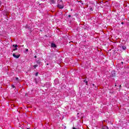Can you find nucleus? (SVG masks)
I'll use <instances>...</instances> for the list:
<instances>
[{"instance_id":"9d476101","label":"nucleus","mask_w":129,"mask_h":129,"mask_svg":"<svg viewBox=\"0 0 129 129\" xmlns=\"http://www.w3.org/2000/svg\"><path fill=\"white\" fill-rule=\"evenodd\" d=\"M84 82H85L86 85H87L88 84V82L86 80H84Z\"/></svg>"},{"instance_id":"20e7f679","label":"nucleus","mask_w":129,"mask_h":129,"mask_svg":"<svg viewBox=\"0 0 129 129\" xmlns=\"http://www.w3.org/2000/svg\"><path fill=\"white\" fill-rule=\"evenodd\" d=\"M13 57H14V58H16V59H18L20 58V56H21V54L16 55V53H13Z\"/></svg>"},{"instance_id":"bb28decb","label":"nucleus","mask_w":129,"mask_h":129,"mask_svg":"<svg viewBox=\"0 0 129 129\" xmlns=\"http://www.w3.org/2000/svg\"><path fill=\"white\" fill-rule=\"evenodd\" d=\"M121 63V64H123V62H122V61Z\"/></svg>"},{"instance_id":"a211bd4d","label":"nucleus","mask_w":129,"mask_h":129,"mask_svg":"<svg viewBox=\"0 0 129 129\" xmlns=\"http://www.w3.org/2000/svg\"><path fill=\"white\" fill-rule=\"evenodd\" d=\"M12 88H15V86H14V85H12Z\"/></svg>"},{"instance_id":"39448f33","label":"nucleus","mask_w":129,"mask_h":129,"mask_svg":"<svg viewBox=\"0 0 129 129\" xmlns=\"http://www.w3.org/2000/svg\"><path fill=\"white\" fill-rule=\"evenodd\" d=\"M51 48H56L57 47V46L56 45V44L55 43H51Z\"/></svg>"},{"instance_id":"f257e3e1","label":"nucleus","mask_w":129,"mask_h":129,"mask_svg":"<svg viewBox=\"0 0 129 129\" xmlns=\"http://www.w3.org/2000/svg\"><path fill=\"white\" fill-rule=\"evenodd\" d=\"M57 8L60 9H64V5L63 4V1H62V0L57 1Z\"/></svg>"},{"instance_id":"c85d7f7f","label":"nucleus","mask_w":129,"mask_h":129,"mask_svg":"<svg viewBox=\"0 0 129 129\" xmlns=\"http://www.w3.org/2000/svg\"><path fill=\"white\" fill-rule=\"evenodd\" d=\"M93 85L94 86V84H93Z\"/></svg>"},{"instance_id":"412c9836","label":"nucleus","mask_w":129,"mask_h":129,"mask_svg":"<svg viewBox=\"0 0 129 129\" xmlns=\"http://www.w3.org/2000/svg\"><path fill=\"white\" fill-rule=\"evenodd\" d=\"M90 10L91 11H93V10H92V8H91L90 9Z\"/></svg>"},{"instance_id":"1a4fd4ad","label":"nucleus","mask_w":129,"mask_h":129,"mask_svg":"<svg viewBox=\"0 0 129 129\" xmlns=\"http://www.w3.org/2000/svg\"><path fill=\"white\" fill-rule=\"evenodd\" d=\"M102 129H108V127L107 126H103Z\"/></svg>"},{"instance_id":"4468645a","label":"nucleus","mask_w":129,"mask_h":129,"mask_svg":"<svg viewBox=\"0 0 129 129\" xmlns=\"http://www.w3.org/2000/svg\"><path fill=\"white\" fill-rule=\"evenodd\" d=\"M16 80H17V81H20V80H19V78L18 77L16 78Z\"/></svg>"},{"instance_id":"0eeeda50","label":"nucleus","mask_w":129,"mask_h":129,"mask_svg":"<svg viewBox=\"0 0 129 129\" xmlns=\"http://www.w3.org/2000/svg\"><path fill=\"white\" fill-rule=\"evenodd\" d=\"M37 64H40L41 63H42V62L41 61V59H39L37 60L36 61Z\"/></svg>"},{"instance_id":"2eb2a0df","label":"nucleus","mask_w":129,"mask_h":129,"mask_svg":"<svg viewBox=\"0 0 129 129\" xmlns=\"http://www.w3.org/2000/svg\"><path fill=\"white\" fill-rule=\"evenodd\" d=\"M2 7V1L0 0V8Z\"/></svg>"},{"instance_id":"6ab92c4d","label":"nucleus","mask_w":129,"mask_h":129,"mask_svg":"<svg viewBox=\"0 0 129 129\" xmlns=\"http://www.w3.org/2000/svg\"><path fill=\"white\" fill-rule=\"evenodd\" d=\"M73 129H80L79 128H75V127H73Z\"/></svg>"},{"instance_id":"9b49d317","label":"nucleus","mask_w":129,"mask_h":129,"mask_svg":"<svg viewBox=\"0 0 129 129\" xmlns=\"http://www.w3.org/2000/svg\"><path fill=\"white\" fill-rule=\"evenodd\" d=\"M33 67H34V69H36V67H38V64H35L33 66Z\"/></svg>"},{"instance_id":"f3484780","label":"nucleus","mask_w":129,"mask_h":129,"mask_svg":"<svg viewBox=\"0 0 129 129\" xmlns=\"http://www.w3.org/2000/svg\"><path fill=\"white\" fill-rule=\"evenodd\" d=\"M25 51H26V52H29V49H26Z\"/></svg>"},{"instance_id":"a878e982","label":"nucleus","mask_w":129,"mask_h":129,"mask_svg":"<svg viewBox=\"0 0 129 129\" xmlns=\"http://www.w3.org/2000/svg\"><path fill=\"white\" fill-rule=\"evenodd\" d=\"M122 25H123V22H121Z\"/></svg>"},{"instance_id":"f8f14e48","label":"nucleus","mask_w":129,"mask_h":129,"mask_svg":"<svg viewBox=\"0 0 129 129\" xmlns=\"http://www.w3.org/2000/svg\"><path fill=\"white\" fill-rule=\"evenodd\" d=\"M13 47H15V48H17L18 47V45L17 44H14Z\"/></svg>"},{"instance_id":"6e6552de","label":"nucleus","mask_w":129,"mask_h":129,"mask_svg":"<svg viewBox=\"0 0 129 129\" xmlns=\"http://www.w3.org/2000/svg\"><path fill=\"white\" fill-rule=\"evenodd\" d=\"M50 3L52 4H55V0H50Z\"/></svg>"},{"instance_id":"7ed1b4c3","label":"nucleus","mask_w":129,"mask_h":129,"mask_svg":"<svg viewBox=\"0 0 129 129\" xmlns=\"http://www.w3.org/2000/svg\"><path fill=\"white\" fill-rule=\"evenodd\" d=\"M55 56H56V55L54 53H49V57L50 60H52L53 58H54L55 57Z\"/></svg>"},{"instance_id":"393cba45","label":"nucleus","mask_w":129,"mask_h":129,"mask_svg":"<svg viewBox=\"0 0 129 129\" xmlns=\"http://www.w3.org/2000/svg\"><path fill=\"white\" fill-rule=\"evenodd\" d=\"M64 129H66V126H64Z\"/></svg>"},{"instance_id":"aec40b11","label":"nucleus","mask_w":129,"mask_h":129,"mask_svg":"<svg viewBox=\"0 0 129 129\" xmlns=\"http://www.w3.org/2000/svg\"><path fill=\"white\" fill-rule=\"evenodd\" d=\"M68 17H69V18H71V15H68Z\"/></svg>"},{"instance_id":"5701e85b","label":"nucleus","mask_w":129,"mask_h":129,"mask_svg":"<svg viewBox=\"0 0 129 129\" xmlns=\"http://www.w3.org/2000/svg\"><path fill=\"white\" fill-rule=\"evenodd\" d=\"M120 87H121V85L119 86V89H120Z\"/></svg>"},{"instance_id":"cd10ccee","label":"nucleus","mask_w":129,"mask_h":129,"mask_svg":"<svg viewBox=\"0 0 129 129\" xmlns=\"http://www.w3.org/2000/svg\"><path fill=\"white\" fill-rule=\"evenodd\" d=\"M47 65H49V63H47Z\"/></svg>"},{"instance_id":"b1692460","label":"nucleus","mask_w":129,"mask_h":129,"mask_svg":"<svg viewBox=\"0 0 129 129\" xmlns=\"http://www.w3.org/2000/svg\"><path fill=\"white\" fill-rule=\"evenodd\" d=\"M34 58H37V56H34Z\"/></svg>"},{"instance_id":"f03ea898","label":"nucleus","mask_w":129,"mask_h":129,"mask_svg":"<svg viewBox=\"0 0 129 129\" xmlns=\"http://www.w3.org/2000/svg\"><path fill=\"white\" fill-rule=\"evenodd\" d=\"M115 76H116V73L115 72V71H113L111 72V74L110 76V77L111 78H113V77H115Z\"/></svg>"},{"instance_id":"dca6fc26","label":"nucleus","mask_w":129,"mask_h":129,"mask_svg":"<svg viewBox=\"0 0 129 129\" xmlns=\"http://www.w3.org/2000/svg\"><path fill=\"white\" fill-rule=\"evenodd\" d=\"M16 50H18V48L16 47L15 49H13V51H16Z\"/></svg>"},{"instance_id":"423d86ee","label":"nucleus","mask_w":129,"mask_h":129,"mask_svg":"<svg viewBox=\"0 0 129 129\" xmlns=\"http://www.w3.org/2000/svg\"><path fill=\"white\" fill-rule=\"evenodd\" d=\"M120 48H121L122 49V50H126V46H124V45H122L120 46Z\"/></svg>"},{"instance_id":"ddd939ff","label":"nucleus","mask_w":129,"mask_h":129,"mask_svg":"<svg viewBox=\"0 0 129 129\" xmlns=\"http://www.w3.org/2000/svg\"><path fill=\"white\" fill-rule=\"evenodd\" d=\"M38 75H39V73L36 72V74H35V76H38Z\"/></svg>"},{"instance_id":"4be33fe9","label":"nucleus","mask_w":129,"mask_h":129,"mask_svg":"<svg viewBox=\"0 0 129 129\" xmlns=\"http://www.w3.org/2000/svg\"><path fill=\"white\" fill-rule=\"evenodd\" d=\"M25 96H28V94H25Z\"/></svg>"}]
</instances>
